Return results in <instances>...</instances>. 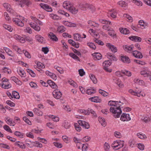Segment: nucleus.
<instances>
[{
  "label": "nucleus",
  "mask_w": 151,
  "mask_h": 151,
  "mask_svg": "<svg viewBox=\"0 0 151 151\" xmlns=\"http://www.w3.org/2000/svg\"><path fill=\"white\" fill-rule=\"evenodd\" d=\"M123 103L120 101H110L108 102V105L111 107L110 111L113 114V116L115 118L119 117L122 113L121 106Z\"/></svg>",
  "instance_id": "1"
},
{
  "label": "nucleus",
  "mask_w": 151,
  "mask_h": 151,
  "mask_svg": "<svg viewBox=\"0 0 151 151\" xmlns=\"http://www.w3.org/2000/svg\"><path fill=\"white\" fill-rule=\"evenodd\" d=\"M124 141L116 140L112 144L111 146L114 149L117 150L122 147L124 146Z\"/></svg>",
  "instance_id": "2"
},
{
  "label": "nucleus",
  "mask_w": 151,
  "mask_h": 151,
  "mask_svg": "<svg viewBox=\"0 0 151 151\" xmlns=\"http://www.w3.org/2000/svg\"><path fill=\"white\" fill-rule=\"evenodd\" d=\"M111 64V62L109 60H106L105 61L102 63V66L103 69L106 72L111 73L112 71L111 69L109 68Z\"/></svg>",
  "instance_id": "3"
},
{
  "label": "nucleus",
  "mask_w": 151,
  "mask_h": 151,
  "mask_svg": "<svg viewBox=\"0 0 151 151\" xmlns=\"http://www.w3.org/2000/svg\"><path fill=\"white\" fill-rule=\"evenodd\" d=\"M19 17H20V19L15 17L13 18L12 20L13 22L16 25L22 27L24 26V24L22 20L24 19V17H20V16H19Z\"/></svg>",
  "instance_id": "4"
},
{
  "label": "nucleus",
  "mask_w": 151,
  "mask_h": 151,
  "mask_svg": "<svg viewBox=\"0 0 151 151\" xmlns=\"http://www.w3.org/2000/svg\"><path fill=\"white\" fill-rule=\"evenodd\" d=\"M128 92L132 95L134 96H137L139 97H140L141 95L143 97H144L145 96V93H142L141 94V90H136L135 91H134L132 89H130L129 90Z\"/></svg>",
  "instance_id": "5"
},
{
  "label": "nucleus",
  "mask_w": 151,
  "mask_h": 151,
  "mask_svg": "<svg viewBox=\"0 0 151 151\" xmlns=\"http://www.w3.org/2000/svg\"><path fill=\"white\" fill-rule=\"evenodd\" d=\"M39 5L41 8L46 11L50 12L52 11V8L47 4L44 3H41Z\"/></svg>",
  "instance_id": "6"
},
{
  "label": "nucleus",
  "mask_w": 151,
  "mask_h": 151,
  "mask_svg": "<svg viewBox=\"0 0 151 151\" xmlns=\"http://www.w3.org/2000/svg\"><path fill=\"white\" fill-rule=\"evenodd\" d=\"M131 119L129 114L126 113H123L120 119L123 122L128 121Z\"/></svg>",
  "instance_id": "7"
},
{
  "label": "nucleus",
  "mask_w": 151,
  "mask_h": 151,
  "mask_svg": "<svg viewBox=\"0 0 151 151\" xmlns=\"http://www.w3.org/2000/svg\"><path fill=\"white\" fill-rule=\"evenodd\" d=\"M78 122L79 123L80 125L83 128L88 129L89 128L90 126L88 123L84 121L79 120L78 121Z\"/></svg>",
  "instance_id": "8"
},
{
  "label": "nucleus",
  "mask_w": 151,
  "mask_h": 151,
  "mask_svg": "<svg viewBox=\"0 0 151 151\" xmlns=\"http://www.w3.org/2000/svg\"><path fill=\"white\" fill-rule=\"evenodd\" d=\"M52 94L54 97L57 99H59L62 95L61 92L58 89L54 90Z\"/></svg>",
  "instance_id": "9"
},
{
  "label": "nucleus",
  "mask_w": 151,
  "mask_h": 151,
  "mask_svg": "<svg viewBox=\"0 0 151 151\" xmlns=\"http://www.w3.org/2000/svg\"><path fill=\"white\" fill-rule=\"evenodd\" d=\"M73 5L72 4L68 1H65L63 4V7L68 10L71 9Z\"/></svg>",
  "instance_id": "10"
},
{
  "label": "nucleus",
  "mask_w": 151,
  "mask_h": 151,
  "mask_svg": "<svg viewBox=\"0 0 151 151\" xmlns=\"http://www.w3.org/2000/svg\"><path fill=\"white\" fill-rule=\"evenodd\" d=\"M120 59L124 63H129L130 62V59L129 57L125 55H121L120 57Z\"/></svg>",
  "instance_id": "11"
},
{
  "label": "nucleus",
  "mask_w": 151,
  "mask_h": 151,
  "mask_svg": "<svg viewBox=\"0 0 151 151\" xmlns=\"http://www.w3.org/2000/svg\"><path fill=\"white\" fill-rule=\"evenodd\" d=\"M93 59L95 60H101L102 58L101 55L98 52L94 53L92 54Z\"/></svg>",
  "instance_id": "12"
},
{
  "label": "nucleus",
  "mask_w": 151,
  "mask_h": 151,
  "mask_svg": "<svg viewBox=\"0 0 151 151\" xmlns=\"http://www.w3.org/2000/svg\"><path fill=\"white\" fill-rule=\"evenodd\" d=\"M5 120L7 124L10 126H14L15 125L14 122L8 117H6Z\"/></svg>",
  "instance_id": "13"
},
{
  "label": "nucleus",
  "mask_w": 151,
  "mask_h": 151,
  "mask_svg": "<svg viewBox=\"0 0 151 151\" xmlns=\"http://www.w3.org/2000/svg\"><path fill=\"white\" fill-rule=\"evenodd\" d=\"M132 55L134 57L137 58H141L143 57V55L141 52L137 50L133 51Z\"/></svg>",
  "instance_id": "14"
},
{
  "label": "nucleus",
  "mask_w": 151,
  "mask_h": 151,
  "mask_svg": "<svg viewBox=\"0 0 151 151\" xmlns=\"http://www.w3.org/2000/svg\"><path fill=\"white\" fill-rule=\"evenodd\" d=\"M14 38L16 40H18L22 43H24L25 42V40L24 38L22 37L20 35L17 34H15L13 36Z\"/></svg>",
  "instance_id": "15"
},
{
  "label": "nucleus",
  "mask_w": 151,
  "mask_h": 151,
  "mask_svg": "<svg viewBox=\"0 0 151 151\" xmlns=\"http://www.w3.org/2000/svg\"><path fill=\"white\" fill-rule=\"evenodd\" d=\"M106 46L113 52L115 53L117 52V48L114 45H112L110 43H107L106 44Z\"/></svg>",
  "instance_id": "16"
},
{
  "label": "nucleus",
  "mask_w": 151,
  "mask_h": 151,
  "mask_svg": "<svg viewBox=\"0 0 151 151\" xmlns=\"http://www.w3.org/2000/svg\"><path fill=\"white\" fill-rule=\"evenodd\" d=\"M38 42L41 43H45V39L41 36L39 35H37L35 36Z\"/></svg>",
  "instance_id": "17"
},
{
  "label": "nucleus",
  "mask_w": 151,
  "mask_h": 151,
  "mask_svg": "<svg viewBox=\"0 0 151 151\" xmlns=\"http://www.w3.org/2000/svg\"><path fill=\"white\" fill-rule=\"evenodd\" d=\"M140 73L144 77H148L151 76V71L148 70H142L140 71Z\"/></svg>",
  "instance_id": "18"
},
{
  "label": "nucleus",
  "mask_w": 151,
  "mask_h": 151,
  "mask_svg": "<svg viewBox=\"0 0 151 151\" xmlns=\"http://www.w3.org/2000/svg\"><path fill=\"white\" fill-rule=\"evenodd\" d=\"M89 100L91 102L95 103H100L101 101V100L97 96L90 97L89 98Z\"/></svg>",
  "instance_id": "19"
},
{
  "label": "nucleus",
  "mask_w": 151,
  "mask_h": 151,
  "mask_svg": "<svg viewBox=\"0 0 151 151\" xmlns=\"http://www.w3.org/2000/svg\"><path fill=\"white\" fill-rule=\"evenodd\" d=\"M29 24L31 27L33 28L35 31L39 32L40 31L41 28L40 27L37 25L35 23L31 22Z\"/></svg>",
  "instance_id": "20"
},
{
  "label": "nucleus",
  "mask_w": 151,
  "mask_h": 151,
  "mask_svg": "<svg viewBox=\"0 0 151 151\" xmlns=\"http://www.w3.org/2000/svg\"><path fill=\"white\" fill-rule=\"evenodd\" d=\"M129 38L130 40L137 42H140L142 40L141 38L136 36H132Z\"/></svg>",
  "instance_id": "21"
},
{
  "label": "nucleus",
  "mask_w": 151,
  "mask_h": 151,
  "mask_svg": "<svg viewBox=\"0 0 151 151\" xmlns=\"http://www.w3.org/2000/svg\"><path fill=\"white\" fill-rule=\"evenodd\" d=\"M49 17L50 18L54 20H59L61 19L60 17L55 14L53 13L50 14Z\"/></svg>",
  "instance_id": "22"
},
{
  "label": "nucleus",
  "mask_w": 151,
  "mask_h": 151,
  "mask_svg": "<svg viewBox=\"0 0 151 151\" xmlns=\"http://www.w3.org/2000/svg\"><path fill=\"white\" fill-rule=\"evenodd\" d=\"M48 36L50 39L53 41L57 42L58 41V39L56 35L52 32H50Z\"/></svg>",
  "instance_id": "23"
},
{
  "label": "nucleus",
  "mask_w": 151,
  "mask_h": 151,
  "mask_svg": "<svg viewBox=\"0 0 151 151\" xmlns=\"http://www.w3.org/2000/svg\"><path fill=\"white\" fill-rule=\"evenodd\" d=\"M1 86L3 88L5 89H9L11 87V85L9 82L1 83L0 84Z\"/></svg>",
  "instance_id": "24"
},
{
  "label": "nucleus",
  "mask_w": 151,
  "mask_h": 151,
  "mask_svg": "<svg viewBox=\"0 0 151 151\" xmlns=\"http://www.w3.org/2000/svg\"><path fill=\"white\" fill-rule=\"evenodd\" d=\"M123 48L125 51L128 52H130L134 49V47H133L132 45H125L124 46Z\"/></svg>",
  "instance_id": "25"
},
{
  "label": "nucleus",
  "mask_w": 151,
  "mask_h": 151,
  "mask_svg": "<svg viewBox=\"0 0 151 151\" xmlns=\"http://www.w3.org/2000/svg\"><path fill=\"white\" fill-rule=\"evenodd\" d=\"M62 23L65 25L69 27H75L76 24L74 23H72L68 21H64L62 22Z\"/></svg>",
  "instance_id": "26"
},
{
  "label": "nucleus",
  "mask_w": 151,
  "mask_h": 151,
  "mask_svg": "<svg viewBox=\"0 0 151 151\" xmlns=\"http://www.w3.org/2000/svg\"><path fill=\"white\" fill-rule=\"evenodd\" d=\"M139 24L141 26V27L142 29L145 28L147 27L148 23L147 22H145L142 20H139Z\"/></svg>",
  "instance_id": "27"
},
{
  "label": "nucleus",
  "mask_w": 151,
  "mask_h": 151,
  "mask_svg": "<svg viewBox=\"0 0 151 151\" xmlns=\"http://www.w3.org/2000/svg\"><path fill=\"white\" fill-rule=\"evenodd\" d=\"M3 49L9 56L12 57L14 56L13 52L9 48L6 47H3Z\"/></svg>",
  "instance_id": "28"
},
{
  "label": "nucleus",
  "mask_w": 151,
  "mask_h": 151,
  "mask_svg": "<svg viewBox=\"0 0 151 151\" xmlns=\"http://www.w3.org/2000/svg\"><path fill=\"white\" fill-rule=\"evenodd\" d=\"M17 72L22 77H24L26 76V73L24 70L21 69L19 68L17 70Z\"/></svg>",
  "instance_id": "29"
},
{
  "label": "nucleus",
  "mask_w": 151,
  "mask_h": 151,
  "mask_svg": "<svg viewBox=\"0 0 151 151\" xmlns=\"http://www.w3.org/2000/svg\"><path fill=\"white\" fill-rule=\"evenodd\" d=\"M106 56L108 58L111 60H113L116 61V59L114 55L108 52L107 53Z\"/></svg>",
  "instance_id": "30"
},
{
  "label": "nucleus",
  "mask_w": 151,
  "mask_h": 151,
  "mask_svg": "<svg viewBox=\"0 0 151 151\" xmlns=\"http://www.w3.org/2000/svg\"><path fill=\"white\" fill-rule=\"evenodd\" d=\"M11 79L17 85L21 86L22 84V81L19 80L15 76L11 77Z\"/></svg>",
  "instance_id": "31"
},
{
  "label": "nucleus",
  "mask_w": 151,
  "mask_h": 151,
  "mask_svg": "<svg viewBox=\"0 0 151 151\" xmlns=\"http://www.w3.org/2000/svg\"><path fill=\"white\" fill-rule=\"evenodd\" d=\"M74 39L76 41H81L82 40L83 37H81V35L78 33L75 34L73 35Z\"/></svg>",
  "instance_id": "32"
},
{
  "label": "nucleus",
  "mask_w": 151,
  "mask_h": 151,
  "mask_svg": "<svg viewBox=\"0 0 151 151\" xmlns=\"http://www.w3.org/2000/svg\"><path fill=\"white\" fill-rule=\"evenodd\" d=\"M15 145L19 147L20 148L24 149L26 148V146L22 142L20 141H17L15 143Z\"/></svg>",
  "instance_id": "33"
},
{
  "label": "nucleus",
  "mask_w": 151,
  "mask_h": 151,
  "mask_svg": "<svg viewBox=\"0 0 151 151\" xmlns=\"http://www.w3.org/2000/svg\"><path fill=\"white\" fill-rule=\"evenodd\" d=\"M120 32L124 35H127L129 33V30L126 28L121 27L119 28Z\"/></svg>",
  "instance_id": "34"
},
{
  "label": "nucleus",
  "mask_w": 151,
  "mask_h": 151,
  "mask_svg": "<svg viewBox=\"0 0 151 151\" xmlns=\"http://www.w3.org/2000/svg\"><path fill=\"white\" fill-rule=\"evenodd\" d=\"M48 85L52 88L56 89L57 88V86L55 83L51 80H47Z\"/></svg>",
  "instance_id": "35"
},
{
  "label": "nucleus",
  "mask_w": 151,
  "mask_h": 151,
  "mask_svg": "<svg viewBox=\"0 0 151 151\" xmlns=\"http://www.w3.org/2000/svg\"><path fill=\"white\" fill-rule=\"evenodd\" d=\"M96 90L93 88L87 89L86 91V93L88 95H92L96 93Z\"/></svg>",
  "instance_id": "36"
},
{
  "label": "nucleus",
  "mask_w": 151,
  "mask_h": 151,
  "mask_svg": "<svg viewBox=\"0 0 151 151\" xmlns=\"http://www.w3.org/2000/svg\"><path fill=\"white\" fill-rule=\"evenodd\" d=\"M79 7L83 10H86L88 9L89 4L87 3L81 4L79 5Z\"/></svg>",
  "instance_id": "37"
},
{
  "label": "nucleus",
  "mask_w": 151,
  "mask_h": 151,
  "mask_svg": "<svg viewBox=\"0 0 151 151\" xmlns=\"http://www.w3.org/2000/svg\"><path fill=\"white\" fill-rule=\"evenodd\" d=\"M33 111L35 114L38 116H41L42 115V112L37 108L34 109Z\"/></svg>",
  "instance_id": "38"
},
{
  "label": "nucleus",
  "mask_w": 151,
  "mask_h": 151,
  "mask_svg": "<svg viewBox=\"0 0 151 151\" xmlns=\"http://www.w3.org/2000/svg\"><path fill=\"white\" fill-rule=\"evenodd\" d=\"M117 12L114 9L111 10L110 11V13L108 14L110 15L111 17L113 18H115L116 17Z\"/></svg>",
  "instance_id": "39"
},
{
  "label": "nucleus",
  "mask_w": 151,
  "mask_h": 151,
  "mask_svg": "<svg viewBox=\"0 0 151 151\" xmlns=\"http://www.w3.org/2000/svg\"><path fill=\"white\" fill-rule=\"evenodd\" d=\"M98 120L102 126L105 127L106 126V123L104 118L101 117H99Z\"/></svg>",
  "instance_id": "40"
},
{
  "label": "nucleus",
  "mask_w": 151,
  "mask_h": 151,
  "mask_svg": "<svg viewBox=\"0 0 151 151\" xmlns=\"http://www.w3.org/2000/svg\"><path fill=\"white\" fill-rule=\"evenodd\" d=\"M58 14L63 15H64L67 17H68L70 16V15L69 14L62 10L60 9L58 10Z\"/></svg>",
  "instance_id": "41"
},
{
  "label": "nucleus",
  "mask_w": 151,
  "mask_h": 151,
  "mask_svg": "<svg viewBox=\"0 0 151 151\" xmlns=\"http://www.w3.org/2000/svg\"><path fill=\"white\" fill-rule=\"evenodd\" d=\"M14 134L21 138H23L24 137V134L22 133L16 131L14 133Z\"/></svg>",
  "instance_id": "42"
},
{
  "label": "nucleus",
  "mask_w": 151,
  "mask_h": 151,
  "mask_svg": "<svg viewBox=\"0 0 151 151\" xmlns=\"http://www.w3.org/2000/svg\"><path fill=\"white\" fill-rule=\"evenodd\" d=\"M65 27L63 26H60L57 29L58 32L60 33L64 32L65 31Z\"/></svg>",
  "instance_id": "43"
},
{
  "label": "nucleus",
  "mask_w": 151,
  "mask_h": 151,
  "mask_svg": "<svg viewBox=\"0 0 151 151\" xmlns=\"http://www.w3.org/2000/svg\"><path fill=\"white\" fill-rule=\"evenodd\" d=\"M68 83L72 86L76 88L78 85L77 83L71 79H70L68 81Z\"/></svg>",
  "instance_id": "44"
},
{
  "label": "nucleus",
  "mask_w": 151,
  "mask_h": 151,
  "mask_svg": "<svg viewBox=\"0 0 151 151\" xmlns=\"http://www.w3.org/2000/svg\"><path fill=\"white\" fill-rule=\"evenodd\" d=\"M118 4L120 6L124 7L125 8H126L127 7V4L125 2L123 1H119Z\"/></svg>",
  "instance_id": "45"
},
{
  "label": "nucleus",
  "mask_w": 151,
  "mask_h": 151,
  "mask_svg": "<svg viewBox=\"0 0 151 151\" xmlns=\"http://www.w3.org/2000/svg\"><path fill=\"white\" fill-rule=\"evenodd\" d=\"M69 55L74 59L80 61V59L79 57L74 53L72 52L70 53L69 54Z\"/></svg>",
  "instance_id": "46"
},
{
  "label": "nucleus",
  "mask_w": 151,
  "mask_h": 151,
  "mask_svg": "<svg viewBox=\"0 0 151 151\" xmlns=\"http://www.w3.org/2000/svg\"><path fill=\"white\" fill-rule=\"evenodd\" d=\"M134 82L135 83L140 85H143L144 83V82L143 81L139 80L137 78H135L134 79Z\"/></svg>",
  "instance_id": "47"
},
{
  "label": "nucleus",
  "mask_w": 151,
  "mask_h": 151,
  "mask_svg": "<svg viewBox=\"0 0 151 151\" xmlns=\"http://www.w3.org/2000/svg\"><path fill=\"white\" fill-rule=\"evenodd\" d=\"M31 143H33L34 144V146L36 147H39L40 148H41L42 147V144L37 141H35V142H30Z\"/></svg>",
  "instance_id": "48"
},
{
  "label": "nucleus",
  "mask_w": 151,
  "mask_h": 151,
  "mask_svg": "<svg viewBox=\"0 0 151 151\" xmlns=\"http://www.w3.org/2000/svg\"><path fill=\"white\" fill-rule=\"evenodd\" d=\"M50 118H51L52 120L55 122H58L59 121V119L58 117L54 116L53 115H50L49 116Z\"/></svg>",
  "instance_id": "49"
},
{
  "label": "nucleus",
  "mask_w": 151,
  "mask_h": 151,
  "mask_svg": "<svg viewBox=\"0 0 151 151\" xmlns=\"http://www.w3.org/2000/svg\"><path fill=\"white\" fill-rule=\"evenodd\" d=\"M27 72L29 74V75L33 77H34L36 76V74L34 71L32 70L29 69H26Z\"/></svg>",
  "instance_id": "50"
},
{
  "label": "nucleus",
  "mask_w": 151,
  "mask_h": 151,
  "mask_svg": "<svg viewBox=\"0 0 151 151\" xmlns=\"http://www.w3.org/2000/svg\"><path fill=\"white\" fill-rule=\"evenodd\" d=\"M12 96L13 98L19 99L20 98L19 93L15 91H14L12 92Z\"/></svg>",
  "instance_id": "51"
},
{
  "label": "nucleus",
  "mask_w": 151,
  "mask_h": 151,
  "mask_svg": "<svg viewBox=\"0 0 151 151\" xmlns=\"http://www.w3.org/2000/svg\"><path fill=\"white\" fill-rule=\"evenodd\" d=\"M80 126L81 125H80L79 123L78 122V123H76L74 124L75 128L77 131L80 132L81 131V128Z\"/></svg>",
  "instance_id": "52"
},
{
  "label": "nucleus",
  "mask_w": 151,
  "mask_h": 151,
  "mask_svg": "<svg viewBox=\"0 0 151 151\" xmlns=\"http://www.w3.org/2000/svg\"><path fill=\"white\" fill-rule=\"evenodd\" d=\"M3 27L4 28L9 31V32H12L13 29L11 26L9 25L4 24L3 25Z\"/></svg>",
  "instance_id": "53"
},
{
  "label": "nucleus",
  "mask_w": 151,
  "mask_h": 151,
  "mask_svg": "<svg viewBox=\"0 0 151 151\" xmlns=\"http://www.w3.org/2000/svg\"><path fill=\"white\" fill-rule=\"evenodd\" d=\"M2 70V72L4 73H7L8 74H10L11 73V70L6 67H4Z\"/></svg>",
  "instance_id": "54"
},
{
  "label": "nucleus",
  "mask_w": 151,
  "mask_h": 151,
  "mask_svg": "<svg viewBox=\"0 0 151 151\" xmlns=\"http://www.w3.org/2000/svg\"><path fill=\"white\" fill-rule=\"evenodd\" d=\"M132 0V2L137 6H142V3L141 1L137 0Z\"/></svg>",
  "instance_id": "55"
},
{
  "label": "nucleus",
  "mask_w": 151,
  "mask_h": 151,
  "mask_svg": "<svg viewBox=\"0 0 151 151\" xmlns=\"http://www.w3.org/2000/svg\"><path fill=\"white\" fill-rule=\"evenodd\" d=\"M99 93L104 96H108L109 93L101 89L99 90Z\"/></svg>",
  "instance_id": "56"
},
{
  "label": "nucleus",
  "mask_w": 151,
  "mask_h": 151,
  "mask_svg": "<svg viewBox=\"0 0 151 151\" xmlns=\"http://www.w3.org/2000/svg\"><path fill=\"white\" fill-rule=\"evenodd\" d=\"M63 125L66 129L69 128L70 127V123L67 121H65L63 123Z\"/></svg>",
  "instance_id": "57"
},
{
  "label": "nucleus",
  "mask_w": 151,
  "mask_h": 151,
  "mask_svg": "<svg viewBox=\"0 0 151 151\" xmlns=\"http://www.w3.org/2000/svg\"><path fill=\"white\" fill-rule=\"evenodd\" d=\"M4 129L6 131L10 133H12V131L10 129L9 127L7 125H5L3 126Z\"/></svg>",
  "instance_id": "58"
},
{
  "label": "nucleus",
  "mask_w": 151,
  "mask_h": 151,
  "mask_svg": "<svg viewBox=\"0 0 151 151\" xmlns=\"http://www.w3.org/2000/svg\"><path fill=\"white\" fill-rule=\"evenodd\" d=\"M35 98L38 101H41L43 99V97L41 94H37L35 95Z\"/></svg>",
  "instance_id": "59"
},
{
  "label": "nucleus",
  "mask_w": 151,
  "mask_h": 151,
  "mask_svg": "<svg viewBox=\"0 0 151 151\" xmlns=\"http://www.w3.org/2000/svg\"><path fill=\"white\" fill-rule=\"evenodd\" d=\"M104 148L105 151H108L110 148L109 144L108 143L105 142L104 145Z\"/></svg>",
  "instance_id": "60"
},
{
  "label": "nucleus",
  "mask_w": 151,
  "mask_h": 151,
  "mask_svg": "<svg viewBox=\"0 0 151 151\" xmlns=\"http://www.w3.org/2000/svg\"><path fill=\"white\" fill-rule=\"evenodd\" d=\"M69 11H70V12L72 14H76L77 12L78 9L74 7L73 5L72 7H71V9H70Z\"/></svg>",
  "instance_id": "61"
},
{
  "label": "nucleus",
  "mask_w": 151,
  "mask_h": 151,
  "mask_svg": "<svg viewBox=\"0 0 151 151\" xmlns=\"http://www.w3.org/2000/svg\"><path fill=\"white\" fill-rule=\"evenodd\" d=\"M135 142L134 140H130L129 142V146L131 147H133L135 145Z\"/></svg>",
  "instance_id": "62"
},
{
  "label": "nucleus",
  "mask_w": 151,
  "mask_h": 151,
  "mask_svg": "<svg viewBox=\"0 0 151 151\" xmlns=\"http://www.w3.org/2000/svg\"><path fill=\"white\" fill-rule=\"evenodd\" d=\"M109 32H108L109 34L111 37H115L116 36V35L115 32L113 30H111L109 31Z\"/></svg>",
  "instance_id": "63"
},
{
  "label": "nucleus",
  "mask_w": 151,
  "mask_h": 151,
  "mask_svg": "<svg viewBox=\"0 0 151 151\" xmlns=\"http://www.w3.org/2000/svg\"><path fill=\"white\" fill-rule=\"evenodd\" d=\"M23 52L24 53L26 57L28 58H31L30 54L27 50H23Z\"/></svg>",
  "instance_id": "64"
}]
</instances>
